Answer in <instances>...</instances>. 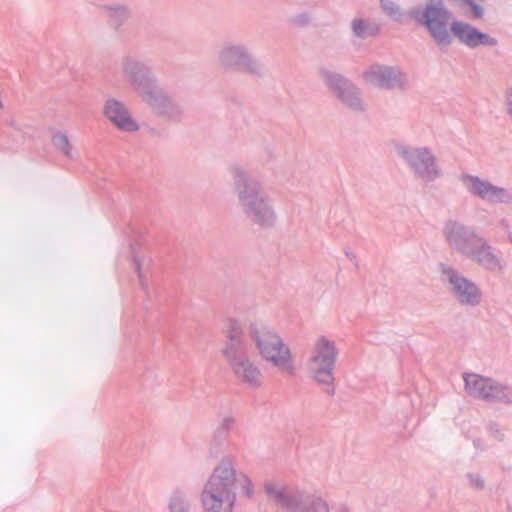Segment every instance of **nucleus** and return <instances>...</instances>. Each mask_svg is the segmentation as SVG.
<instances>
[{
  "label": "nucleus",
  "mask_w": 512,
  "mask_h": 512,
  "mask_svg": "<svg viewBox=\"0 0 512 512\" xmlns=\"http://www.w3.org/2000/svg\"><path fill=\"white\" fill-rule=\"evenodd\" d=\"M396 153L416 180L430 183L442 176L438 159L431 147L402 144L397 146Z\"/></svg>",
  "instance_id": "9d476101"
},
{
  "label": "nucleus",
  "mask_w": 512,
  "mask_h": 512,
  "mask_svg": "<svg viewBox=\"0 0 512 512\" xmlns=\"http://www.w3.org/2000/svg\"><path fill=\"white\" fill-rule=\"evenodd\" d=\"M289 21L293 26L306 27L311 23V17L307 12H302L291 17Z\"/></svg>",
  "instance_id": "c85d7f7f"
},
{
  "label": "nucleus",
  "mask_w": 512,
  "mask_h": 512,
  "mask_svg": "<svg viewBox=\"0 0 512 512\" xmlns=\"http://www.w3.org/2000/svg\"><path fill=\"white\" fill-rule=\"evenodd\" d=\"M447 1L452 4H456V5L460 2V0H447Z\"/></svg>",
  "instance_id": "473e14b6"
},
{
  "label": "nucleus",
  "mask_w": 512,
  "mask_h": 512,
  "mask_svg": "<svg viewBox=\"0 0 512 512\" xmlns=\"http://www.w3.org/2000/svg\"><path fill=\"white\" fill-rule=\"evenodd\" d=\"M230 366L234 376L242 384L252 389L260 388L264 376L258 364L249 354L248 349L223 356Z\"/></svg>",
  "instance_id": "dca6fc26"
},
{
  "label": "nucleus",
  "mask_w": 512,
  "mask_h": 512,
  "mask_svg": "<svg viewBox=\"0 0 512 512\" xmlns=\"http://www.w3.org/2000/svg\"><path fill=\"white\" fill-rule=\"evenodd\" d=\"M0 108H3V103L1 100H0Z\"/></svg>",
  "instance_id": "f704fd0d"
},
{
  "label": "nucleus",
  "mask_w": 512,
  "mask_h": 512,
  "mask_svg": "<svg viewBox=\"0 0 512 512\" xmlns=\"http://www.w3.org/2000/svg\"><path fill=\"white\" fill-rule=\"evenodd\" d=\"M238 203L249 221L260 227H272L276 213L258 178L241 166L231 169Z\"/></svg>",
  "instance_id": "20e7f679"
},
{
  "label": "nucleus",
  "mask_w": 512,
  "mask_h": 512,
  "mask_svg": "<svg viewBox=\"0 0 512 512\" xmlns=\"http://www.w3.org/2000/svg\"><path fill=\"white\" fill-rule=\"evenodd\" d=\"M362 79L379 89L405 91L410 87L408 74L399 66L373 64L362 73Z\"/></svg>",
  "instance_id": "2eb2a0df"
},
{
  "label": "nucleus",
  "mask_w": 512,
  "mask_h": 512,
  "mask_svg": "<svg viewBox=\"0 0 512 512\" xmlns=\"http://www.w3.org/2000/svg\"><path fill=\"white\" fill-rule=\"evenodd\" d=\"M248 335L263 360L282 373H294L291 351L276 332L262 323L252 322L248 327Z\"/></svg>",
  "instance_id": "423d86ee"
},
{
  "label": "nucleus",
  "mask_w": 512,
  "mask_h": 512,
  "mask_svg": "<svg viewBox=\"0 0 512 512\" xmlns=\"http://www.w3.org/2000/svg\"><path fill=\"white\" fill-rule=\"evenodd\" d=\"M488 430H489L490 435L497 441H502L504 439V432L498 424H496V423L489 424Z\"/></svg>",
  "instance_id": "7c9ffc66"
},
{
  "label": "nucleus",
  "mask_w": 512,
  "mask_h": 512,
  "mask_svg": "<svg viewBox=\"0 0 512 512\" xmlns=\"http://www.w3.org/2000/svg\"><path fill=\"white\" fill-rule=\"evenodd\" d=\"M236 466L231 455L222 457L215 466L200 495L203 512H232L238 488L246 497H252L250 478Z\"/></svg>",
  "instance_id": "f03ea898"
},
{
  "label": "nucleus",
  "mask_w": 512,
  "mask_h": 512,
  "mask_svg": "<svg viewBox=\"0 0 512 512\" xmlns=\"http://www.w3.org/2000/svg\"><path fill=\"white\" fill-rule=\"evenodd\" d=\"M119 67L124 81L152 110L171 120L182 118V107L159 87L157 76L146 61L126 54L121 58Z\"/></svg>",
  "instance_id": "7ed1b4c3"
},
{
  "label": "nucleus",
  "mask_w": 512,
  "mask_h": 512,
  "mask_svg": "<svg viewBox=\"0 0 512 512\" xmlns=\"http://www.w3.org/2000/svg\"><path fill=\"white\" fill-rule=\"evenodd\" d=\"M457 5L469 6L471 8L472 17L476 19L481 18L484 14L483 7L477 4L474 0H460Z\"/></svg>",
  "instance_id": "cd10ccee"
},
{
  "label": "nucleus",
  "mask_w": 512,
  "mask_h": 512,
  "mask_svg": "<svg viewBox=\"0 0 512 512\" xmlns=\"http://www.w3.org/2000/svg\"><path fill=\"white\" fill-rule=\"evenodd\" d=\"M133 264H134L135 271L138 274V278H139V282H140L141 286L145 287L146 282H145V276H144V269L149 266L150 260L142 255L134 254L133 255Z\"/></svg>",
  "instance_id": "a878e982"
},
{
  "label": "nucleus",
  "mask_w": 512,
  "mask_h": 512,
  "mask_svg": "<svg viewBox=\"0 0 512 512\" xmlns=\"http://www.w3.org/2000/svg\"><path fill=\"white\" fill-rule=\"evenodd\" d=\"M466 393L487 403L512 404V388L493 378L476 373L463 375Z\"/></svg>",
  "instance_id": "9b49d317"
},
{
  "label": "nucleus",
  "mask_w": 512,
  "mask_h": 512,
  "mask_svg": "<svg viewBox=\"0 0 512 512\" xmlns=\"http://www.w3.org/2000/svg\"><path fill=\"white\" fill-rule=\"evenodd\" d=\"M442 234L449 248L464 257L481 237L473 227L454 220L444 224Z\"/></svg>",
  "instance_id": "f3484780"
},
{
  "label": "nucleus",
  "mask_w": 512,
  "mask_h": 512,
  "mask_svg": "<svg viewBox=\"0 0 512 512\" xmlns=\"http://www.w3.org/2000/svg\"><path fill=\"white\" fill-rule=\"evenodd\" d=\"M264 490L271 501L290 512H330L328 503L318 493L273 481L266 482Z\"/></svg>",
  "instance_id": "0eeeda50"
},
{
  "label": "nucleus",
  "mask_w": 512,
  "mask_h": 512,
  "mask_svg": "<svg viewBox=\"0 0 512 512\" xmlns=\"http://www.w3.org/2000/svg\"><path fill=\"white\" fill-rule=\"evenodd\" d=\"M467 479L469 481L470 486L476 488V489H483L484 488V480L481 477V475L477 473H468Z\"/></svg>",
  "instance_id": "c756f323"
},
{
  "label": "nucleus",
  "mask_w": 512,
  "mask_h": 512,
  "mask_svg": "<svg viewBox=\"0 0 512 512\" xmlns=\"http://www.w3.org/2000/svg\"><path fill=\"white\" fill-rule=\"evenodd\" d=\"M238 203L249 221L260 227H272L276 213L258 178L241 166L231 169Z\"/></svg>",
  "instance_id": "39448f33"
},
{
  "label": "nucleus",
  "mask_w": 512,
  "mask_h": 512,
  "mask_svg": "<svg viewBox=\"0 0 512 512\" xmlns=\"http://www.w3.org/2000/svg\"><path fill=\"white\" fill-rule=\"evenodd\" d=\"M407 15L415 24L427 31L440 49L450 47L454 37L469 49L480 46L494 47L498 44L496 38L481 32L475 26L453 19V12L443 0H427L411 7Z\"/></svg>",
  "instance_id": "f257e3e1"
},
{
  "label": "nucleus",
  "mask_w": 512,
  "mask_h": 512,
  "mask_svg": "<svg viewBox=\"0 0 512 512\" xmlns=\"http://www.w3.org/2000/svg\"><path fill=\"white\" fill-rule=\"evenodd\" d=\"M102 10L107 14L116 28L123 25L131 16V9L128 5L113 3L102 6Z\"/></svg>",
  "instance_id": "4be33fe9"
},
{
  "label": "nucleus",
  "mask_w": 512,
  "mask_h": 512,
  "mask_svg": "<svg viewBox=\"0 0 512 512\" xmlns=\"http://www.w3.org/2000/svg\"><path fill=\"white\" fill-rule=\"evenodd\" d=\"M217 62L226 72L243 73L254 77H262L265 74L263 63L243 42H224L217 53Z\"/></svg>",
  "instance_id": "1a4fd4ad"
},
{
  "label": "nucleus",
  "mask_w": 512,
  "mask_h": 512,
  "mask_svg": "<svg viewBox=\"0 0 512 512\" xmlns=\"http://www.w3.org/2000/svg\"><path fill=\"white\" fill-rule=\"evenodd\" d=\"M104 116L119 130L133 133L139 130V125L132 117L126 104L116 98H108L103 107Z\"/></svg>",
  "instance_id": "6ab92c4d"
},
{
  "label": "nucleus",
  "mask_w": 512,
  "mask_h": 512,
  "mask_svg": "<svg viewBox=\"0 0 512 512\" xmlns=\"http://www.w3.org/2000/svg\"><path fill=\"white\" fill-rule=\"evenodd\" d=\"M51 142L54 148L63 154L69 160H76L78 153L71 144L69 137L62 131H56L53 133Z\"/></svg>",
  "instance_id": "5701e85b"
},
{
  "label": "nucleus",
  "mask_w": 512,
  "mask_h": 512,
  "mask_svg": "<svg viewBox=\"0 0 512 512\" xmlns=\"http://www.w3.org/2000/svg\"><path fill=\"white\" fill-rule=\"evenodd\" d=\"M380 6L383 11L393 20L400 22L403 13L400 7L392 0H380Z\"/></svg>",
  "instance_id": "393cba45"
},
{
  "label": "nucleus",
  "mask_w": 512,
  "mask_h": 512,
  "mask_svg": "<svg viewBox=\"0 0 512 512\" xmlns=\"http://www.w3.org/2000/svg\"><path fill=\"white\" fill-rule=\"evenodd\" d=\"M190 507L191 499L189 493L181 488L175 489L169 498V512H189Z\"/></svg>",
  "instance_id": "b1692460"
},
{
  "label": "nucleus",
  "mask_w": 512,
  "mask_h": 512,
  "mask_svg": "<svg viewBox=\"0 0 512 512\" xmlns=\"http://www.w3.org/2000/svg\"><path fill=\"white\" fill-rule=\"evenodd\" d=\"M440 271L454 299L462 306L477 307L483 299L481 288L452 266L442 264Z\"/></svg>",
  "instance_id": "4468645a"
},
{
  "label": "nucleus",
  "mask_w": 512,
  "mask_h": 512,
  "mask_svg": "<svg viewBox=\"0 0 512 512\" xmlns=\"http://www.w3.org/2000/svg\"><path fill=\"white\" fill-rule=\"evenodd\" d=\"M9 125H10V126H12V127H14V128H16V123H15V121H10V122H9Z\"/></svg>",
  "instance_id": "72a5a7b5"
},
{
  "label": "nucleus",
  "mask_w": 512,
  "mask_h": 512,
  "mask_svg": "<svg viewBox=\"0 0 512 512\" xmlns=\"http://www.w3.org/2000/svg\"><path fill=\"white\" fill-rule=\"evenodd\" d=\"M352 33L359 39H368L379 35L381 27L376 20L363 16H356L350 22Z\"/></svg>",
  "instance_id": "412c9836"
},
{
  "label": "nucleus",
  "mask_w": 512,
  "mask_h": 512,
  "mask_svg": "<svg viewBox=\"0 0 512 512\" xmlns=\"http://www.w3.org/2000/svg\"><path fill=\"white\" fill-rule=\"evenodd\" d=\"M497 227L499 229L503 230L504 232H506L508 234L510 240H512V232L510 231V224L506 218H501L500 220H498Z\"/></svg>",
  "instance_id": "2f4dec72"
},
{
  "label": "nucleus",
  "mask_w": 512,
  "mask_h": 512,
  "mask_svg": "<svg viewBox=\"0 0 512 512\" xmlns=\"http://www.w3.org/2000/svg\"><path fill=\"white\" fill-rule=\"evenodd\" d=\"M339 356L336 342L326 336L318 337L310 350L307 368L311 378L320 385L326 386V393L334 394L333 383L335 368Z\"/></svg>",
  "instance_id": "6e6552de"
},
{
  "label": "nucleus",
  "mask_w": 512,
  "mask_h": 512,
  "mask_svg": "<svg viewBox=\"0 0 512 512\" xmlns=\"http://www.w3.org/2000/svg\"><path fill=\"white\" fill-rule=\"evenodd\" d=\"M320 77L325 86L346 108L357 113L366 110L361 90L347 77L328 69H322Z\"/></svg>",
  "instance_id": "ddd939ff"
},
{
  "label": "nucleus",
  "mask_w": 512,
  "mask_h": 512,
  "mask_svg": "<svg viewBox=\"0 0 512 512\" xmlns=\"http://www.w3.org/2000/svg\"><path fill=\"white\" fill-rule=\"evenodd\" d=\"M235 419L233 416H225L222 418L219 427L215 431V436L226 438L230 429L234 426Z\"/></svg>",
  "instance_id": "bb28decb"
},
{
  "label": "nucleus",
  "mask_w": 512,
  "mask_h": 512,
  "mask_svg": "<svg viewBox=\"0 0 512 512\" xmlns=\"http://www.w3.org/2000/svg\"><path fill=\"white\" fill-rule=\"evenodd\" d=\"M460 181L467 193L489 205H511L512 191L493 183L488 178L474 174H462Z\"/></svg>",
  "instance_id": "f8f14e48"
},
{
  "label": "nucleus",
  "mask_w": 512,
  "mask_h": 512,
  "mask_svg": "<svg viewBox=\"0 0 512 512\" xmlns=\"http://www.w3.org/2000/svg\"><path fill=\"white\" fill-rule=\"evenodd\" d=\"M465 258L489 272H501L504 269L502 258L483 236Z\"/></svg>",
  "instance_id": "a211bd4d"
},
{
  "label": "nucleus",
  "mask_w": 512,
  "mask_h": 512,
  "mask_svg": "<svg viewBox=\"0 0 512 512\" xmlns=\"http://www.w3.org/2000/svg\"><path fill=\"white\" fill-rule=\"evenodd\" d=\"M223 333L225 336L222 348L223 356L248 349L242 325L237 319H227Z\"/></svg>",
  "instance_id": "aec40b11"
}]
</instances>
